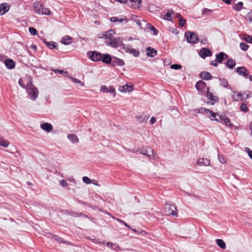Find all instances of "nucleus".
Here are the masks:
<instances>
[{
    "instance_id": "8",
    "label": "nucleus",
    "mask_w": 252,
    "mask_h": 252,
    "mask_svg": "<svg viewBox=\"0 0 252 252\" xmlns=\"http://www.w3.org/2000/svg\"><path fill=\"white\" fill-rule=\"evenodd\" d=\"M235 71L240 76L246 78L248 77L250 74L249 70L245 66H240L236 68Z\"/></svg>"
},
{
    "instance_id": "26",
    "label": "nucleus",
    "mask_w": 252,
    "mask_h": 252,
    "mask_svg": "<svg viewBox=\"0 0 252 252\" xmlns=\"http://www.w3.org/2000/svg\"><path fill=\"white\" fill-rule=\"evenodd\" d=\"M236 62L232 59H228L225 63V66L227 68L232 69L235 67Z\"/></svg>"
},
{
    "instance_id": "49",
    "label": "nucleus",
    "mask_w": 252,
    "mask_h": 252,
    "mask_svg": "<svg viewBox=\"0 0 252 252\" xmlns=\"http://www.w3.org/2000/svg\"><path fill=\"white\" fill-rule=\"evenodd\" d=\"M171 68L177 70L182 68V65L179 64H173L171 65Z\"/></svg>"
},
{
    "instance_id": "47",
    "label": "nucleus",
    "mask_w": 252,
    "mask_h": 252,
    "mask_svg": "<svg viewBox=\"0 0 252 252\" xmlns=\"http://www.w3.org/2000/svg\"><path fill=\"white\" fill-rule=\"evenodd\" d=\"M54 72L56 73L59 72V73L63 74L64 76H67V75L68 74V73L67 71H64L63 70H59V69L54 70Z\"/></svg>"
},
{
    "instance_id": "59",
    "label": "nucleus",
    "mask_w": 252,
    "mask_h": 252,
    "mask_svg": "<svg viewBox=\"0 0 252 252\" xmlns=\"http://www.w3.org/2000/svg\"><path fill=\"white\" fill-rule=\"evenodd\" d=\"M118 220L121 223L123 224L125 226H126V227H128V228L129 229H131V227L128 225L127 224L126 222H125L124 220H121V219H118Z\"/></svg>"
},
{
    "instance_id": "27",
    "label": "nucleus",
    "mask_w": 252,
    "mask_h": 252,
    "mask_svg": "<svg viewBox=\"0 0 252 252\" xmlns=\"http://www.w3.org/2000/svg\"><path fill=\"white\" fill-rule=\"evenodd\" d=\"M198 163L200 165L208 166L210 165V161L207 158H200L198 160Z\"/></svg>"
},
{
    "instance_id": "48",
    "label": "nucleus",
    "mask_w": 252,
    "mask_h": 252,
    "mask_svg": "<svg viewBox=\"0 0 252 252\" xmlns=\"http://www.w3.org/2000/svg\"><path fill=\"white\" fill-rule=\"evenodd\" d=\"M29 30L30 33L32 35H35L37 34V30L33 27L29 28Z\"/></svg>"
},
{
    "instance_id": "63",
    "label": "nucleus",
    "mask_w": 252,
    "mask_h": 252,
    "mask_svg": "<svg viewBox=\"0 0 252 252\" xmlns=\"http://www.w3.org/2000/svg\"><path fill=\"white\" fill-rule=\"evenodd\" d=\"M156 121V118L154 117H152L150 120V123L151 125H153Z\"/></svg>"
},
{
    "instance_id": "28",
    "label": "nucleus",
    "mask_w": 252,
    "mask_h": 252,
    "mask_svg": "<svg viewBox=\"0 0 252 252\" xmlns=\"http://www.w3.org/2000/svg\"><path fill=\"white\" fill-rule=\"evenodd\" d=\"M130 2L134 3H132L131 5L134 8H139L142 3L141 0H130Z\"/></svg>"
},
{
    "instance_id": "60",
    "label": "nucleus",
    "mask_w": 252,
    "mask_h": 252,
    "mask_svg": "<svg viewBox=\"0 0 252 252\" xmlns=\"http://www.w3.org/2000/svg\"><path fill=\"white\" fill-rule=\"evenodd\" d=\"M247 19H248L250 22H252V11L247 14Z\"/></svg>"
},
{
    "instance_id": "10",
    "label": "nucleus",
    "mask_w": 252,
    "mask_h": 252,
    "mask_svg": "<svg viewBox=\"0 0 252 252\" xmlns=\"http://www.w3.org/2000/svg\"><path fill=\"white\" fill-rule=\"evenodd\" d=\"M198 54L199 56L203 59L212 55V51L209 48H202Z\"/></svg>"
},
{
    "instance_id": "32",
    "label": "nucleus",
    "mask_w": 252,
    "mask_h": 252,
    "mask_svg": "<svg viewBox=\"0 0 252 252\" xmlns=\"http://www.w3.org/2000/svg\"><path fill=\"white\" fill-rule=\"evenodd\" d=\"M208 110H209L208 109H207L204 107H200L199 108L194 109L193 111L195 113H202V114L206 113L207 114Z\"/></svg>"
},
{
    "instance_id": "30",
    "label": "nucleus",
    "mask_w": 252,
    "mask_h": 252,
    "mask_svg": "<svg viewBox=\"0 0 252 252\" xmlns=\"http://www.w3.org/2000/svg\"><path fill=\"white\" fill-rule=\"evenodd\" d=\"M243 3L242 1L238 2L233 6V9L236 11H240L243 8Z\"/></svg>"
},
{
    "instance_id": "11",
    "label": "nucleus",
    "mask_w": 252,
    "mask_h": 252,
    "mask_svg": "<svg viewBox=\"0 0 252 252\" xmlns=\"http://www.w3.org/2000/svg\"><path fill=\"white\" fill-rule=\"evenodd\" d=\"M125 64V63L123 60L113 56L110 65L113 67L116 66H124Z\"/></svg>"
},
{
    "instance_id": "40",
    "label": "nucleus",
    "mask_w": 252,
    "mask_h": 252,
    "mask_svg": "<svg viewBox=\"0 0 252 252\" xmlns=\"http://www.w3.org/2000/svg\"><path fill=\"white\" fill-rule=\"evenodd\" d=\"M240 47L242 50L246 51L248 49L249 46L245 42H241L240 44Z\"/></svg>"
},
{
    "instance_id": "44",
    "label": "nucleus",
    "mask_w": 252,
    "mask_h": 252,
    "mask_svg": "<svg viewBox=\"0 0 252 252\" xmlns=\"http://www.w3.org/2000/svg\"><path fill=\"white\" fill-rule=\"evenodd\" d=\"M69 78L70 80H71V81H72L73 82L77 83V84H79L82 86H83L84 85V83L83 82L78 80L77 79H76L75 78H73V77H69Z\"/></svg>"
},
{
    "instance_id": "1",
    "label": "nucleus",
    "mask_w": 252,
    "mask_h": 252,
    "mask_svg": "<svg viewBox=\"0 0 252 252\" xmlns=\"http://www.w3.org/2000/svg\"><path fill=\"white\" fill-rule=\"evenodd\" d=\"M28 95L32 100H35L38 96L39 92L32 83V78L29 76L28 82V88L26 89Z\"/></svg>"
},
{
    "instance_id": "20",
    "label": "nucleus",
    "mask_w": 252,
    "mask_h": 252,
    "mask_svg": "<svg viewBox=\"0 0 252 252\" xmlns=\"http://www.w3.org/2000/svg\"><path fill=\"white\" fill-rule=\"evenodd\" d=\"M9 9V6L7 3H2L0 4V15H2Z\"/></svg>"
},
{
    "instance_id": "58",
    "label": "nucleus",
    "mask_w": 252,
    "mask_h": 252,
    "mask_svg": "<svg viewBox=\"0 0 252 252\" xmlns=\"http://www.w3.org/2000/svg\"><path fill=\"white\" fill-rule=\"evenodd\" d=\"M169 31L170 32H172V33L178 34L179 33V31L177 29H174L173 28H169Z\"/></svg>"
},
{
    "instance_id": "42",
    "label": "nucleus",
    "mask_w": 252,
    "mask_h": 252,
    "mask_svg": "<svg viewBox=\"0 0 252 252\" xmlns=\"http://www.w3.org/2000/svg\"><path fill=\"white\" fill-rule=\"evenodd\" d=\"M18 84L19 85L23 88L27 89L28 88V83L26 85L24 83V81L22 78H20L18 81Z\"/></svg>"
},
{
    "instance_id": "7",
    "label": "nucleus",
    "mask_w": 252,
    "mask_h": 252,
    "mask_svg": "<svg viewBox=\"0 0 252 252\" xmlns=\"http://www.w3.org/2000/svg\"><path fill=\"white\" fill-rule=\"evenodd\" d=\"M206 96L210 100V101L207 102L208 104L210 103L211 105H214L216 102H219V98L217 96H214L212 93L210 92L209 87L207 88Z\"/></svg>"
},
{
    "instance_id": "15",
    "label": "nucleus",
    "mask_w": 252,
    "mask_h": 252,
    "mask_svg": "<svg viewBox=\"0 0 252 252\" xmlns=\"http://www.w3.org/2000/svg\"><path fill=\"white\" fill-rule=\"evenodd\" d=\"M100 91L101 92L107 93H110L111 94H114V95H113L114 96H115L116 95L115 88H114L113 86H109V87L108 88L107 86H106L105 85H103L100 87Z\"/></svg>"
},
{
    "instance_id": "43",
    "label": "nucleus",
    "mask_w": 252,
    "mask_h": 252,
    "mask_svg": "<svg viewBox=\"0 0 252 252\" xmlns=\"http://www.w3.org/2000/svg\"><path fill=\"white\" fill-rule=\"evenodd\" d=\"M210 115V116H208L209 117H210L211 119L212 120H214L213 119H216V117L217 116V114L214 113L213 111L210 110H208V112L207 113V115Z\"/></svg>"
},
{
    "instance_id": "9",
    "label": "nucleus",
    "mask_w": 252,
    "mask_h": 252,
    "mask_svg": "<svg viewBox=\"0 0 252 252\" xmlns=\"http://www.w3.org/2000/svg\"><path fill=\"white\" fill-rule=\"evenodd\" d=\"M140 151L141 154L147 156L149 158H151V157H154V150L149 146H147L145 148L140 149Z\"/></svg>"
},
{
    "instance_id": "14",
    "label": "nucleus",
    "mask_w": 252,
    "mask_h": 252,
    "mask_svg": "<svg viewBox=\"0 0 252 252\" xmlns=\"http://www.w3.org/2000/svg\"><path fill=\"white\" fill-rule=\"evenodd\" d=\"M195 87L197 90L200 93H203L205 91V88L207 87V84L202 81H198L195 84Z\"/></svg>"
},
{
    "instance_id": "13",
    "label": "nucleus",
    "mask_w": 252,
    "mask_h": 252,
    "mask_svg": "<svg viewBox=\"0 0 252 252\" xmlns=\"http://www.w3.org/2000/svg\"><path fill=\"white\" fill-rule=\"evenodd\" d=\"M61 212L64 215H70L74 217H78L80 216L87 217L86 215H85L82 213H77L67 210H63Z\"/></svg>"
},
{
    "instance_id": "23",
    "label": "nucleus",
    "mask_w": 252,
    "mask_h": 252,
    "mask_svg": "<svg viewBox=\"0 0 252 252\" xmlns=\"http://www.w3.org/2000/svg\"><path fill=\"white\" fill-rule=\"evenodd\" d=\"M73 42V38L69 35H65L62 37L61 42L64 45H69Z\"/></svg>"
},
{
    "instance_id": "4",
    "label": "nucleus",
    "mask_w": 252,
    "mask_h": 252,
    "mask_svg": "<svg viewBox=\"0 0 252 252\" xmlns=\"http://www.w3.org/2000/svg\"><path fill=\"white\" fill-rule=\"evenodd\" d=\"M185 36L187 38L188 43L195 44L199 40L197 35L192 32H185Z\"/></svg>"
},
{
    "instance_id": "36",
    "label": "nucleus",
    "mask_w": 252,
    "mask_h": 252,
    "mask_svg": "<svg viewBox=\"0 0 252 252\" xmlns=\"http://www.w3.org/2000/svg\"><path fill=\"white\" fill-rule=\"evenodd\" d=\"M220 85L224 88H227L228 86V83L227 80L224 78H220Z\"/></svg>"
},
{
    "instance_id": "52",
    "label": "nucleus",
    "mask_w": 252,
    "mask_h": 252,
    "mask_svg": "<svg viewBox=\"0 0 252 252\" xmlns=\"http://www.w3.org/2000/svg\"><path fill=\"white\" fill-rule=\"evenodd\" d=\"M198 41H199L201 43V44L204 45L207 43L208 39L207 37L205 36H202V38L201 39H199Z\"/></svg>"
},
{
    "instance_id": "12",
    "label": "nucleus",
    "mask_w": 252,
    "mask_h": 252,
    "mask_svg": "<svg viewBox=\"0 0 252 252\" xmlns=\"http://www.w3.org/2000/svg\"><path fill=\"white\" fill-rule=\"evenodd\" d=\"M109 44L113 47L117 48L120 46H122V44H123V42L122 38L118 37L112 39L109 42Z\"/></svg>"
},
{
    "instance_id": "56",
    "label": "nucleus",
    "mask_w": 252,
    "mask_h": 252,
    "mask_svg": "<svg viewBox=\"0 0 252 252\" xmlns=\"http://www.w3.org/2000/svg\"><path fill=\"white\" fill-rule=\"evenodd\" d=\"M83 181L84 183H86V184H90L91 183V180L86 176L83 177Z\"/></svg>"
},
{
    "instance_id": "31",
    "label": "nucleus",
    "mask_w": 252,
    "mask_h": 252,
    "mask_svg": "<svg viewBox=\"0 0 252 252\" xmlns=\"http://www.w3.org/2000/svg\"><path fill=\"white\" fill-rule=\"evenodd\" d=\"M148 118L149 117H147L146 115L144 114L137 117V120L141 123L143 122H146Z\"/></svg>"
},
{
    "instance_id": "35",
    "label": "nucleus",
    "mask_w": 252,
    "mask_h": 252,
    "mask_svg": "<svg viewBox=\"0 0 252 252\" xmlns=\"http://www.w3.org/2000/svg\"><path fill=\"white\" fill-rule=\"evenodd\" d=\"M147 27L148 28L150 29L151 31L153 32L154 35H157L158 34V31L153 26H152L151 24L148 23L147 24Z\"/></svg>"
},
{
    "instance_id": "25",
    "label": "nucleus",
    "mask_w": 252,
    "mask_h": 252,
    "mask_svg": "<svg viewBox=\"0 0 252 252\" xmlns=\"http://www.w3.org/2000/svg\"><path fill=\"white\" fill-rule=\"evenodd\" d=\"M40 127L43 130L48 132H51L53 129L52 125L48 123H45L41 124Z\"/></svg>"
},
{
    "instance_id": "50",
    "label": "nucleus",
    "mask_w": 252,
    "mask_h": 252,
    "mask_svg": "<svg viewBox=\"0 0 252 252\" xmlns=\"http://www.w3.org/2000/svg\"><path fill=\"white\" fill-rule=\"evenodd\" d=\"M218 159L220 161V162L221 163H224L226 162V159L224 158V157L222 155H219L218 156Z\"/></svg>"
},
{
    "instance_id": "46",
    "label": "nucleus",
    "mask_w": 252,
    "mask_h": 252,
    "mask_svg": "<svg viewBox=\"0 0 252 252\" xmlns=\"http://www.w3.org/2000/svg\"><path fill=\"white\" fill-rule=\"evenodd\" d=\"M244 39L249 43H252V36L247 34Z\"/></svg>"
},
{
    "instance_id": "2",
    "label": "nucleus",
    "mask_w": 252,
    "mask_h": 252,
    "mask_svg": "<svg viewBox=\"0 0 252 252\" xmlns=\"http://www.w3.org/2000/svg\"><path fill=\"white\" fill-rule=\"evenodd\" d=\"M33 7L35 12L38 14L50 15L51 14V11L39 1L34 2Z\"/></svg>"
},
{
    "instance_id": "45",
    "label": "nucleus",
    "mask_w": 252,
    "mask_h": 252,
    "mask_svg": "<svg viewBox=\"0 0 252 252\" xmlns=\"http://www.w3.org/2000/svg\"><path fill=\"white\" fill-rule=\"evenodd\" d=\"M240 110L244 112H247L249 111V109L247 105L245 103H242L240 106Z\"/></svg>"
},
{
    "instance_id": "64",
    "label": "nucleus",
    "mask_w": 252,
    "mask_h": 252,
    "mask_svg": "<svg viewBox=\"0 0 252 252\" xmlns=\"http://www.w3.org/2000/svg\"><path fill=\"white\" fill-rule=\"evenodd\" d=\"M98 37L99 38H105V32H102L99 34Z\"/></svg>"
},
{
    "instance_id": "62",
    "label": "nucleus",
    "mask_w": 252,
    "mask_h": 252,
    "mask_svg": "<svg viewBox=\"0 0 252 252\" xmlns=\"http://www.w3.org/2000/svg\"><path fill=\"white\" fill-rule=\"evenodd\" d=\"M218 63H218V62H217V60L216 59L215 61H212L210 63V64L216 67L218 65Z\"/></svg>"
},
{
    "instance_id": "61",
    "label": "nucleus",
    "mask_w": 252,
    "mask_h": 252,
    "mask_svg": "<svg viewBox=\"0 0 252 252\" xmlns=\"http://www.w3.org/2000/svg\"><path fill=\"white\" fill-rule=\"evenodd\" d=\"M110 21L112 22L116 23L117 22L119 21V18L117 17H112L110 19Z\"/></svg>"
},
{
    "instance_id": "3",
    "label": "nucleus",
    "mask_w": 252,
    "mask_h": 252,
    "mask_svg": "<svg viewBox=\"0 0 252 252\" xmlns=\"http://www.w3.org/2000/svg\"><path fill=\"white\" fill-rule=\"evenodd\" d=\"M162 210L165 215L177 216V208L175 205L166 203L163 206Z\"/></svg>"
},
{
    "instance_id": "6",
    "label": "nucleus",
    "mask_w": 252,
    "mask_h": 252,
    "mask_svg": "<svg viewBox=\"0 0 252 252\" xmlns=\"http://www.w3.org/2000/svg\"><path fill=\"white\" fill-rule=\"evenodd\" d=\"M218 117L219 119H214L213 120L218 122L223 123L225 124L226 126L230 128H232L233 127V125L231 123L230 119L220 115H218Z\"/></svg>"
},
{
    "instance_id": "38",
    "label": "nucleus",
    "mask_w": 252,
    "mask_h": 252,
    "mask_svg": "<svg viewBox=\"0 0 252 252\" xmlns=\"http://www.w3.org/2000/svg\"><path fill=\"white\" fill-rule=\"evenodd\" d=\"M114 31L113 30H110L106 32H105V38L111 39Z\"/></svg>"
},
{
    "instance_id": "17",
    "label": "nucleus",
    "mask_w": 252,
    "mask_h": 252,
    "mask_svg": "<svg viewBox=\"0 0 252 252\" xmlns=\"http://www.w3.org/2000/svg\"><path fill=\"white\" fill-rule=\"evenodd\" d=\"M228 58V56L223 52H220L216 55V59L217 62L219 63H221L225 59Z\"/></svg>"
},
{
    "instance_id": "18",
    "label": "nucleus",
    "mask_w": 252,
    "mask_h": 252,
    "mask_svg": "<svg viewBox=\"0 0 252 252\" xmlns=\"http://www.w3.org/2000/svg\"><path fill=\"white\" fill-rule=\"evenodd\" d=\"M101 57L100 61L106 64H111L113 57L110 54H104Z\"/></svg>"
},
{
    "instance_id": "24",
    "label": "nucleus",
    "mask_w": 252,
    "mask_h": 252,
    "mask_svg": "<svg viewBox=\"0 0 252 252\" xmlns=\"http://www.w3.org/2000/svg\"><path fill=\"white\" fill-rule=\"evenodd\" d=\"M199 77L203 80H209L212 78V75L207 71H202L199 74Z\"/></svg>"
},
{
    "instance_id": "33",
    "label": "nucleus",
    "mask_w": 252,
    "mask_h": 252,
    "mask_svg": "<svg viewBox=\"0 0 252 252\" xmlns=\"http://www.w3.org/2000/svg\"><path fill=\"white\" fill-rule=\"evenodd\" d=\"M216 243L217 245L221 249H224L226 248V245L222 239H217Z\"/></svg>"
},
{
    "instance_id": "39",
    "label": "nucleus",
    "mask_w": 252,
    "mask_h": 252,
    "mask_svg": "<svg viewBox=\"0 0 252 252\" xmlns=\"http://www.w3.org/2000/svg\"><path fill=\"white\" fill-rule=\"evenodd\" d=\"M173 13V11L168 10L166 14L164 15L165 17L163 18L164 19L171 21L172 19L171 15Z\"/></svg>"
},
{
    "instance_id": "37",
    "label": "nucleus",
    "mask_w": 252,
    "mask_h": 252,
    "mask_svg": "<svg viewBox=\"0 0 252 252\" xmlns=\"http://www.w3.org/2000/svg\"><path fill=\"white\" fill-rule=\"evenodd\" d=\"M213 12V10L206 8H204L202 11V15L203 16H206L210 15Z\"/></svg>"
},
{
    "instance_id": "34",
    "label": "nucleus",
    "mask_w": 252,
    "mask_h": 252,
    "mask_svg": "<svg viewBox=\"0 0 252 252\" xmlns=\"http://www.w3.org/2000/svg\"><path fill=\"white\" fill-rule=\"evenodd\" d=\"M9 145V142L2 138H0V146L3 147H7Z\"/></svg>"
},
{
    "instance_id": "16",
    "label": "nucleus",
    "mask_w": 252,
    "mask_h": 252,
    "mask_svg": "<svg viewBox=\"0 0 252 252\" xmlns=\"http://www.w3.org/2000/svg\"><path fill=\"white\" fill-rule=\"evenodd\" d=\"M134 89V85H129L126 83V85L120 87L119 90L120 92L123 93L131 92Z\"/></svg>"
},
{
    "instance_id": "21",
    "label": "nucleus",
    "mask_w": 252,
    "mask_h": 252,
    "mask_svg": "<svg viewBox=\"0 0 252 252\" xmlns=\"http://www.w3.org/2000/svg\"><path fill=\"white\" fill-rule=\"evenodd\" d=\"M4 64L8 69H13L15 66V63L12 59H6L4 61Z\"/></svg>"
},
{
    "instance_id": "57",
    "label": "nucleus",
    "mask_w": 252,
    "mask_h": 252,
    "mask_svg": "<svg viewBox=\"0 0 252 252\" xmlns=\"http://www.w3.org/2000/svg\"><path fill=\"white\" fill-rule=\"evenodd\" d=\"M60 184L62 187H67L68 185V183L64 180H62L60 181Z\"/></svg>"
},
{
    "instance_id": "51",
    "label": "nucleus",
    "mask_w": 252,
    "mask_h": 252,
    "mask_svg": "<svg viewBox=\"0 0 252 252\" xmlns=\"http://www.w3.org/2000/svg\"><path fill=\"white\" fill-rule=\"evenodd\" d=\"M233 99L235 101L243 100L244 99V97L242 96L241 93H238L237 95V98H233Z\"/></svg>"
},
{
    "instance_id": "53",
    "label": "nucleus",
    "mask_w": 252,
    "mask_h": 252,
    "mask_svg": "<svg viewBox=\"0 0 252 252\" xmlns=\"http://www.w3.org/2000/svg\"><path fill=\"white\" fill-rule=\"evenodd\" d=\"M122 46H123V49L126 53H129V52L130 51L131 49L129 48V45H125V44H124L123 43V44H122Z\"/></svg>"
},
{
    "instance_id": "29",
    "label": "nucleus",
    "mask_w": 252,
    "mask_h": 252,
    "mask_svg": "<svg viewBox=\"0 0 252 252\" xmlns=\"http://www.w3.org/2000/svg\"><path fill=\"white\" fill-rule=\"evenodd\" d=\"M67 137L68 139L73 143H76L79 142V139L74 134H69L68 135Z\"/></svg>"
},
{
    "instance_id": "41",
    "label": "nucleus",
    "mask_w": 252,
    "mask_h": 252,
    "mask_svg": "<svg viewBox=\"0 0 252 252\" xmlns=\"http://www.w3.org/2000/svg\"><path fill=\"white\" fill-rule=\"evenodd\" d=\"M129 53L132 54L135 57H137L140 55L139 50L133 48L131 49Z\"/></svg>"
},
{
    "instance_id": "55",
    "label": "nucleus",
    "mask_w": 252,
    "mask_h": 252,
    "mask_svg": "<svg viewBox=\"0 0 252 252\" xmlns=\"http://www.w3.org/2000/svg\"><path fill=\"white\" fill-rule=\"evenodd\" d=\"M186 23V20L183 18H180L179 19V25L181 27H184Z\"/></svg>"
},
{
    "instance_id": "54",
    "label": "nucleus",
    "mask_w": 252,
    "mask_h": 252,
    "mask_svg": "<svg viewBox=\"0 0 252 252\" xmlns=\"http://www.w3.org/2000/svg\"><path fill=\"white\" fill-rule=\"evenodd\" d=\"M245 151L248 153L250 158L252 160V150H250V149L248 147H246L245 148Z\"/></svg>"
},
{
    "instance_id": "5",
    "label": "nucleus",
    "mask_w": 252,
    "mask_h": 252,
    "mask_svg": "<svg viewBox=\"0 0 252 252\" xmlns=\"http://www.w3.org/2000/svg\"><path fill=\"white\" fill-rule=\"evenodd\" d=\"M87 55L91 60L95 62L100 61L102 56V54L96 51H88Z\"/></svg>"
},
{
    "instance_id": "19",
    "label": "nucleus",
    "mask_w": 252,
    "mask_h": 252,
    "mask_svg": "<svg viewBox=\"0 0 252 252\" xmlns=\"http://www.w3.org/2000/svg\"><path fill=\"white\" fill-rule=\"evenodd\" d=\"M43 43L51 50L57 49L58 50V45L54 41H47L46 39H43Z\"/></svg>"
},
{
    "instance_id": "22",
    "label": "nucleus",
    "mask_w": 252,
    "mask_h": 252,
    "mask_svg": "<svg viewBox=\"0 0 252 252\" xmlns=\"http://www.w3.org/2000/svg\"><path fill=\"white\" fill-rule=\"evenodd\" d=\"M147 55L149 57H154L157 55V51L154 48L149 46L146 48Z\"/></svg>"
}]
</instances>
